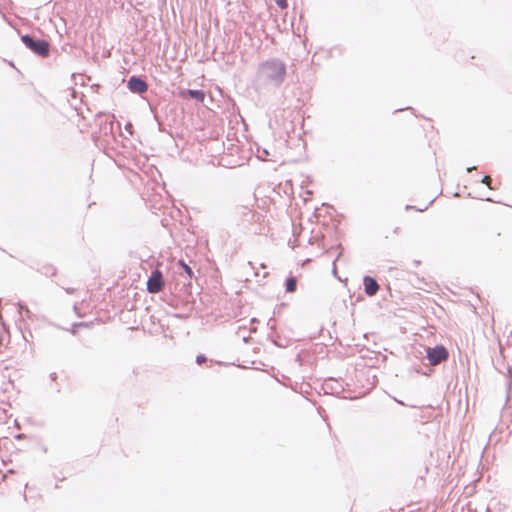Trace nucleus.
Masks as SVG:
<instances>
[{"label":"nucleus","mask_w":512,"mask_h":512,"mask_svg":"<svg viewBox=\"0 0 512 512\" xmlns=\"http://www.w3.org/2000/svg\"><path fill=\"white\" fill-rule=\"evenodd\" d=\"M287 76V65L279 58H270L259 63L256 72L258 88H279Z\"/></svg>","instance_id":"1"},{"label":"nucleus","mask_w":512,"mask_h":512,"mask_svg":"<svg viewBox=\"0 0 512 512\" xmlns=\"http://www.w3.org/2000/svg\"><path fill=\"white\" fill-rule=\"evenodd\" d=\"M449 358L448 349L442 345L437 344L434 347L426 348V359L430 365H437L446 361Z\"/></svg>","instance_id":"2"},{"label":"nucleus","mask_w":512,"mask_h":512,"mask_svg":"<svg viewBox=\"0 0 512 512\" xmlns=\"http://www.w3.org/2000/svg\"><path fill=\"white\" fill-rule=\"evenodd\" d=\"M165 285L163 273L160 269H153L146 281V290L150 294L159 293Z\"/></svg>","instance_id":"3"},{"label":"nucleus","mask_w":512,"mask_h":512,"mask_svg":"<svg viewBox=\"0 0 512 512\" xmlns=\"http://www.w3.org/2000/svg\"><path fill=\"white\" fill-rule=\"evenodd\" d=\"M127 89L137 95H142L148 91V83L144 76L133 74L129 76L126 82Z\"/></svg>","instance_id":"4"},{"label":"nucleus","mask_w":512,"mask_h":512,"mask_svg":"<svg viewBox=\"0 0 512 512\" xmlns=\"http://www.w3.org/2000/svg\"><path fill=\"white\" fill-rule=\"evenodd\" d=\"M36 27L34 26V31ZM51 52V44L48 39L45 38H37L34 34V55H37L41 58H47Z\"/></svg>","instance_id":"5"},{"label":"nucleus","mask_w":512,"mask_h":512,"mask_svg":"<svg viewBox=\"0 0 512 512\" xmlns=\"http://www.w3.org/2000/svg\"><path fill=\"white\" fill-rule=\"evenodd\" d=\"M178 96L181 99H194L199 103H203L206 97V94L201 89H181L178 92Z\"/></svg>","instance_id":"6"},{"label":"nucleus","mask_w":512,"mask_h":512,"mask_svg":"<svg viewBox=\"0 0 512 512\" xmlns=\"http://www.w3.org/2000/svg\"><path fill=\"white\" fill-rule=\"evenodd\" d=\"M363 287L364 292L368 297L375 296L380 288V285L377 281V279L370 275H365L363 277Z\"/></svg>","instance_id":"7"},{"label":"nucleus","mask_w":512,"mask_h":512,"mask_svg":"<svg viewBox=\"0 0 512 512\" xmlns=\"http://www.w3.org/2000/svg\"><path fill=\"white\" fill-rule=\"evenodd\" d=\"M97 121H98L99 126H100V132L104 136H108V135L114 136V132H113L114 122H113V120L108 119L107 117H104L101 114H98L97 115Z\"/></svg>","instance_id":"8"},{"label":"nucleus","mask_w":512,"mask_h":512,"mask_svg":"<svg viewBox=\"0 0 512 512\" xmlns=\"http://www.w3.org/2000/svg\"><path fill=\"white\" fill-rule=\"evenodd\" d=\"M297 278L292 274H289L285 279V292L286 293H294L297 289Z\"/></svg>","instance_id":"9"},{"label":"nucleus","mask_w":512,"mask_h":512,"mask_svg":"<svg viewBox=\"0 0 512 512\" xmlns=\"http://www.w3.org/2000/svg\"><path fill=\"white\" fill-rule=\"evenodd\" d=\"M177 265L182 269L181 274L185 273L189 279L194 277L192 268L183 259L178 260Z\"/></svg>","instance_id":"10"},{"label":"nucleus","mask_w":512,"mask_h":512,"mask_svg":"<svg viewBox=\"0 0 512 512\" xmlns=\"http://www.w3.org/2000/svg\"><path fill=\"white\" fill-rule=\"evenodd\" d=\"M38 272L45 276H54L56 275V268L50 264H44L41 268L38 269Z\"/></svg>","instance_id":"11"},{"label":"nucleus","mask_w":512,"mask_h":512,"mask_svg":"<svg viewBox=\"0 0 512 512\" xmlns=\"http://www.w3.org/2000/svg\"><path fill=\"white\" fill-rule=\"evenodd\" d=\"M325 386L327 388L329 387L332 392H340V391H342L341 385L337 381H334L333 379L327 380L326 383H325Z\"/></svg>","instance_id":"12"},{"label":"nucleus","mask_w":512,"mask_h":512,"mask_svg":"<svg viewBox=\"0 0 512 512\" xmlns=\"http://www.w3.org/2000/svg\"><path fill=\"white\" fill-rule=\"evenodd\" d=\"M88 326H89L88 322H76V323L72 324L70 332L73 335H75L78 332V330H80V327H88Z\"/></svg>","instance_id":"13"},{"label":"nucleus","mask_w":512,"mask_h":512,"mask_svg":"<svg viewBox=\"0 0 512 512\" xmlns=\"http://www.w3.org/2000/svg\"><path fill=\"white\" fill-rule=\"evenodd\" d=\"M434 201H435V198H433L432 200H430V202H429V203H428L424 208H416V207H415V206H413V205H409V204H407V205L405 206V210H406V211H408V210H411V209H415V210H416V211H418V212H423V211L427 210V209H428V207H429L430 205H432Z\"/></svg>","instance_id":"14"},{"label":"nucleus","mask_w":512,"mask_h":512,"mask_svg":"<svg viewBox=\"0 0 512 512\" xmlns=\"http://www.w3.org/2000/svg\"><path fill=\"white\" fill-rule=\"evenodd\" d=\"M480 182L485 184L489 189H493L492 178L489 175H484L481 178Z\"/></svg>","instance_id":"15"},{"label":"nucleus","mask_w":512,"mask_h":512,"mask_svg":"<svg viewBox=\"0 0 512 512\" xmlns=\"http://www.w3.org/2000/svg\"><path fill=\"white\" fill-rule=\"evenodd\" d=\"M208 361L206 355L200 353L196 356L195 358V362L198 364V365H201L203 364L204 362Z\"/></svg>","instance_id":"16"},{"label":"nucleus","mask_w":512,"mask_h":512,"mask_svg":"<svg viewBox=\"0 0 512 512\" xmlns=\"http://www.w3.org/2000/svg\"><path fill=\"white\" fill-rule=\"evenodd\" d=\"M289 90H290V86H289V85H287V86L285 87L284 91H283V97H284V99H285V100H287V101H290V102H291V96H290V94H289Z\"/></svg>","instance_id":"17"},{"label":"nucleus","mask_w":512,"mask_h":512,"mask_svg":"<svg viewBox=\"0 0 512 512\" xmlns=\"http://www.w3.org/2000/svg\"><path fill=\"white\" fill-rule=\"evenodd\" d=\"M22 40L24 41V43H25L29 48H32V37H31V36H29V35L23 36V37H22Z\"/></svg>","instance_id":"18"},{"label":"nucleus","mask_w":512,"mask_h":512,"mask_svg":"<svg viewBox=\"0 0 512 512\" xmlns=\"http://www.w3.org/2000/svg\"><path fill=\"white\" fill-rule=\"evenodd\" d=\"M275 3L281 9H285L288 6L287 0H275Z\"/></svg>","instance_id":"19"},{"label":"nucleus","mask_w":512,"mask_h":512,"mask_svg":"<svg viewBox=\"0 0 512 512\" xmlns=\"http://www.w3.org/2000/svg\"><path fill=\"white\" fill-rule=\"evenodd\" d=\"M342 255V252H339L338 256L336 257V259L334 260L333 262V269H332V273L335 277H337V268H336V264L335 262L337 261V259Z\"/></svg>","instance_id":"20"},{"label":"nucleus","mask_w":512,"mask_h":512,"mask_svg":"<svg viewBox=\"0 0 512 512\" xmlns=\"http://www.w3.org/2000/svg\"><path fill=\"white\" fill-rule=\"evenodd\" d=\"M150 110L153 112L154 114V119L158 122V124L160 125L161 124V120L159 119V116L157 115V113L154 111L153 107L150 105Z\"/></svg>","instance_id":"21"},{"label":"nucleus","mask_w":512,"mask_h":512,"mask_svg":"<svg viewBox=\"0 0 512 512\" xmlns=\"http://www.w3.org/2000/svg\"><path fill=\"white\" fill-rule=\"evenodd\" d=\"M290 105H293V103H290ZM302 105V101L299 98H295L294 107H300Z\"/></svg>","instance_id":"22"},{"label":"nucleus","mask_w":512,"mask_h":512,"mask_svg":"<svg viewBox=\"0 0 512 512\" xmlns=\"http://www.w3.org/2000/svg\"><path fill=\"white\" fill-rule=\"evenodd\" d=\"M41 100H44V98L41 95H34V102L41 103Z\"/></svg>","instance_id":"23"},{"label":"nucleus","mask_w":512,"mask_h":512,"mask_svg":"<svg viewBox=\"0 0 512 512\" xmlns=\"http://www.w3.org/2000/svg\"><path fill=\"white\" fill-rule=\"evenodd\" d=\"M274 321H275V320H274V318H272V317L268 320L267 325H270L271 330H274V329H275V327H274V325H273V323H272V322H274Z\"/></svg>","instance_id":"24"},{"label":"nucleus","mask_w":512,"mask_h":512,"mask_svg":"<svg viewBox=\"0 0 512 512\" xmlns=\"http://www.w3.org/2000/svg\"><path fill=\"white\" fill-rule=\"evenodd\" d=\"M403 110H413V108L408 106V107H406V108L396 109V110L394 111V113L399 112V111H403Z\"/></svg>","instance_id":"25"},{"label":"nucleus","mask_w":512,"mask_h":512,"mask_svg":"<svg viewBox=\"0 0 512 512\" xmlns=\"http://www.w3.org/2000/svg\"><path fill=\"white\" fill-rule=\"evenodd\" d=\"M65 290H66L67 294H73L76 289L75 288H66Z\"/></svg>","instance_id":"26"},{"label":"nucleus","mask_w":512,"mask_h":512,"mask_svg":"<svg viewBox=\"0 0 512 512\" xmlns=\"http://www.w3.org/2000/svg\"><path fill=\"white\" fill-rule=\"evenodd\" d=\"M273 344L277 347H283L282 344L278 343V340H272Z\"/></svg>","instance_id":"27"},{"label":"nucleus","mask_w":512,"mask_h":512,"mask_svg":"<svg viewBox=\"0 0 512 512\" xmlns=\"http://www.w3.org/2000/svg\"><path fill=\"white\" fill-rule=\"evenodd\" d=\"M294 89L301 90L300 87L292 86V90H294ZM291 92H292L293 96H296V93L294 91H291Z\"/></svg>","instance_id":"28"},{"label":"nucleus","mask_w":512,"mask_h":512,"mask_svg":"<svg viewBox=\"0 0 512 512\" xmlns=\"http://www.w3.org/2000/svg\"><path fill=\"white\" fill-rule=\"evenodd\" d=\"M475 168H476L475 166H470V167H467V168H466V171H467V172H471V171H473Z\"/></svg>","instance_id":"29"},{"label":"nucleus","mask_w":512,"mask_h":512,"mask_svg":"<svg viewBox=\"0 0 512 512\" xmlns=\"http://www.w3.org/2000/svg\"><path fill=\"white\" fill-rule=\"evenodd\" d=\"M50 377H51V379H52V380H55V379H56V377H57V376H56V373H55V372H52V373L50 374Z\"/></svg>","instance_id":"30"},{"label":"nucleus","mask_w":512,"mask_h":512,"mask_svg":"<svg viewBox=\"0 0 512 512\" xmlns=\"http://www.w3.org/2000/svg\"><path fill=\"white\" fill-rule=\"evenodd\" d=\"M263 154H264L265 156H268V155H269L268 150H267V149H263Z\"/></svg>","instance_id":"31"},{"label":"nucleus","mask_w":512,"mask_h":512,"mask_svg":"<svg viewBox=\"0 0 512 512\" xmlns=\"http://www.w3.org/2000/svg\"><path fill=\"white\" fill-rule=\"evenodd\" d=\"M93 205H95V202H90V203L88 204L87 208L89 209V208H91Z\"/></svg>","instance_id":"32"},{"label":"nucleus","mask_w":512,"mask_h":512,"mask_svg":"<svg viewBox=\"0 0 512 512\" xmlns=\"http://www.w3.org/2000/svg\"><path fill=\"white\" fill-rule=\"evenodd\" d=\"M245 210H247V214H251V210L248 209L247 207H244Z\"/></svg>","instance_id":"33"},{"label":"nucleus","mask_w":512,"mask_h":512,"mask_svg":"<svg viewBox=\"0 0 512 512\" xmlns=\"http://www.w3.org/2000/svg\"><path fill=\"white\" fill-rule=\"evenodd\" d=\"M251 322H252V323H255V322H258V320H257L256 318H252V319H251Z\"/></svg>","instance_id":"34"},{"label":"nucleus","mask_w":512,"mask_h":512,"mask_svg":"<svg viewBox=\"0 0 512 512\" xmlns=\"http://www.w3.org/2000/svg\"><path fill=\"white\" fill-rule=\"evenodd\" d=\"M48 25H49L51 28H54V27H53V25H52L51 20H49Z\"/></svg>","instance_id":"35"},{"label":"nucleus","mask_w":512,"mask_h":512,"mask_svg":"<svg viewBox=\"0 0 512 512\" xmlns=\"http://www.w3.org/2000/svg\"><path fill=\"white\" fill-rule=\"evenodd\" d=\"M482 199L485 200V201H491V199L489 197L482 198Z\"/></svg>","instance_id":"36"},{"label":"nucleus","mask_w":512,"mask_h":512,"mask_svg":"<svg viewBox=\"0 0 512 512\" xmlns=\"http://www.w3.org/2000/svg\"><path fill=\"white\" fill-rule=\"evenodd\" d=\"M37 31H38L41 35H43V32H42V30H41V29H38V28H37Z\"/></svg>","instance_id":"37"},{"label":"nucleus","mask_w":512,"mask_h":512,"mask_svg":"<svg viewBox=\"0 0 512 512\" xmlns=\"http://www.w3.org/2000/svg\"><path fill=\"white\" fill-rule=\"evenodd\" d=\"M296 360L300 361V355H297Z\"/></svg>","instance_id":"38"}]
</instances>
